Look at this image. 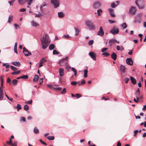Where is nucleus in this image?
<instances>
[{"instance_id":"f257e3e1","label":"nucleus","mask_w":146,"mask_h":146,"mask_svg":"<svg viewBox=\"0 0 146 146\" xmlns=\"http://www.w3.org/2000/svg\"><path fill=\"white\" fill-rule=\"evenodd\" d=\"M48 38V35L46 34L44 35L42 37L40 38L42 48L43 49H46L50 43V41L49 40Z\"/></svg>"},{"instance_id":"f03ea898","label":"nucleus","mask_w":146,"mask_h":146,"mask_svg":"<svg viewBox=\"0 0 146 146\" xmlns=\"http://www.w3.org/2000/svg\"><path fill=\"white\" fill-rule=\"evenodd\" d=\"M86 25L91 29H94L96 28L93 23L90 20L86 21L85 23Z\"/></svg>"},{"instance_id":"7ed1b4c3","label":"nucleus","mask_w":146,"mask_h":146,"mask_svg":"<svg viewBox=\"0 0 146 146\" xmlns=\"http://www.w3.org/2000/svg\"><path fill=\"white\" fill-rule=\"evenodd\" d=\"M142 18V16L141 13H140L138 14L135 18V19L134 23H141Z\"/></svg>"},{"instance_id":"20e7f679","label":"nucleus","mask_w":146,"mask_h":146,"mask_svg":"<svg viewBox=\"0 0 146 146\" xmlns=\"http://www.w3.org/2000/svg\"><path fill=\"white\" fill-rule=\"evenodd\" d=\"M68 57H66L65 58H63L59 61V64L61 66H65L68 63Z\"/></svg>"},{"instance_id":"39448f33","label":"nucleus","mask_w":146,"mask_h":146,"mask_svg":"<svg viewBox=\"0 0 146 146\" xmlns=\"http://www.w3.org/2000/svg\"><path fill=\"white\" fill-rule=\"evenodd\" d=\"M135 3L139 9H143L144 8V6L143 4V0H137Z\"/></svg>"},{"instance_id":"423d86ee","label":"nucleus","mask_w":146,"mask_h":146,"mask_svg":"<svg viewBox=\"0 0 146 146\" xmlns=\"http://www.w3.org/2000/svg\"><path fill=\"white\" fill-rule=\"evenodd\" d=\"M51 3L54 5L55 8L58 7L59 5V0H50Z\"/></svg>"},{"instance_id":"0eeeda50","label":"nucleus","mask_w":146,"mask_h":146,"mask_svg":"<svg viewBox=\"0 0 146 146\" xmlns=\"http://www.w3.org/2000/svg\"><path fill=\"white\" fill-rule=\"evenodd\" d=\"M119 32V29L115 26H114L110 31V32L113 35L117 34Z\"/></svg>"},{"instance_id":"6e6552de","label":"nucleus","mask_w":146,"mask_h":146,"mask_svg":"<svg viewBox=\"0 0 146 146\" xmlns=\"http://www.w3.org/2000/svg\"><path fill=\"white\" fill-rule=\"evenodd\" d=\"M23 52L25 56H29L32 54L31 53L29 52L25 47L23 48Z\"/></svg>"},{"instance_id":"1a4fd4ad","label":"nucleus","mask_w":146,"mask_h":146,"mask_svg":"<svg viewBox=\"0 0 146 146\" xmlns=\"http://www.w3.org/2000/svg\"><path fill=\"white\" fill-rule=\"evenodd\" d=\"M104 34V32L102 27H100V28L99 30L97 33V35L100 36H103Z\"/></svg>"},{"instance_id":"9d476101","label":"nucleus","mask_w":146,"mask_h":146,"mask_svg":"<svg viewBox=\"0 0 146 146\" xmlns=\"http://www.w3.org/2000/svg\"><path fill=\"white\" fill-rule=\"evenodd\" d=\"M136 10L135 7L132 6L129 10V13L132 15L135 14Z\"/></svg>"},{"instance_id":"9b49d317","label":"nucleus","mask_w":146,"mask_h":146,"mask_svg":"<svg viewBox=\"0 0 146 146\" xmlns=\"http://www.w3.org/2000/svg\"><path fill=\"white\" fill-rule=\"evenodd\" d=\"M119 43V41H117L116 39H112L111 40H110L109 41V45L110 46H112L113 43Z\"/></svg>"},{"instance_id":"f8f14e48","label":"nucleus","mask_w":146,"mask_h":146,"mask_svg":"<svg viewBox=\"0 0 146 146\" xmlns=\"http://www.w3.org/2000/svg\"><path fill=\"white\" fill-rule=\"evenodd\" d=\"M126 63L128 65L131 66L133 64V61L131 58H127L126 59Z\"/></svg>"},{"instance_id":"ddd939ff","label":"nucleus","mask_w":146,"mask_h":146,"mask_svg":"<svg viewBox=\"0 0 146 146\" xmlns=\"http://www.w3.org/2000/svg\"><path fill=\"white\" fill-rule=\"evenodd\" d=\"M89 55L94 60H96V54L95 53L93 52H89Z\"/></svg>"},{"instance_id":"4468645a","label":"nucleus","mask_w":146,"mask_h":146,"mask_svg":"<svg viewBox=\"0 0 146 146\" xmlns=\"http://www.w3.org/2000/svg\"><path fill=\"white\" fill-rule=\"evenodd\" d=\"M46 61V60L44 58H42L40 61L39 67H40L42 66L44 64L45 62Z\"/></svg>"},{"instance_id":"2eb2a0df","label":"nucleus","mask_w":146,"mask_h":146,"mask_svg":"<svg viewBox=\"0 0 146 146\" xmlns=\"http://www.w3.org/2000/svg\"><path fill=\"white\" fill-rule=\"evenodd\" d=\"M108 11L111 17H115V15L114 12V10L113 9L111 8L109 9Z\"/></svg>"},{"instance_id":"dca6fc26","label":"nucleus","mask_w":146,"mask_h":146,"mask_svg":"<svg viewBox=\"0 0 146 146\" xmlns=\"http://www.w3.org/2000/svg\"><path fill=\"white\" fill-rule=\"evenodd\" d=\"M101 6V4L99 2H96L93 5V7L94 9L99 8Z\"/></svg>"},{"instance_id":"f3484780","label":"nucleus","mask_w":146,"mask_h":146,"mask_svg":"<svg viewBox=\"0 0 146 146\" xmlns=\"http://www.w3.org/2000/svg\"><path fill=\"white\" fill-rule=\"evenodd\" d=\"M140 93L139 88H138L137 90L135 92V96L137 100H139V96L140 94Z\"/></svg>"},{"instance_id":"a211bd4d","label":"nucleus","mask_w":146,"mask_h":146,"mask_svg":"<svg viewBox=\"0 0 146 146\" xmlns=\"http://www.w3.org/2000/svg\"><path fill=\"white\" fill-rule=\"evenodd\" d=\"M11 64L14 65L18 67L20 66L21 65V63L19 62H11Z\"/></svg>"},{"instance_id":"6ab92c4d","label":"nucleus","mask_w":146,"mask_h":146,"mask_svg":"<svg viewBox=\"0 0 146 146\" xmlns=\"http://www.w3.org/2000/svg\"><path fill=\"white\" fill-rule=\"evenodd\" d=\"M130 78L132 83L133 84H136V79L131 76H130Z\"/></svg>"},{"instance_id":"aec40b11","label":"nucleus","mask_w":146,"mask_h":146,"mask_svg":"<svg viewBox=\"0 0 146 146\" xmlns=\"http://www.w3.org/2000/svg\"><path fill=\"white\" fill-rule=\"evenodd\" d=\"M60 76L61 77L63 76L64 75V70L63 68H60L59 70Z\"/></svg>"},{"instance_id":"412c9836","label":"nucleus","mask_w":146,"mask_h":146,"mask_svg":"<svg viewBox=\"0 0 146 146\" xmlns=\"http://www.w3.org/2000/svg\"><path fill=\"white\" fill-rule=\"evenodd\" d=\"M111 58L114 60H115L116 58H117V56L116 53H115L113 52L112 53L111 55Z\"/></svg>"},{"instance_id":"4be33fe9","label":"nucleus","mask_w":146,"mask_h":146,"mask_svg":"<svg viewBox=\"0 0 146 146\" xmlns=\"http://www.w3.org/2000/svg\"><path fill=\"white\" fill-rule=\"evenodd\" d=\"M121 70L123 73H125V71L126 68L124 66L121 65L120 67Z\"/></svg>"},{"instance_id":"5701e85b","label":"nucleus","mask_w":146,"mask_h":146,"mask_svg":"<svg viewBox=\"0 0 146 146\" xmlns=\"http://www.w3.org/2000/svg\"><path fill=\"white\" fill-rule=\"evenodd\" d=\"M58 17L59 18H62L64 16V14L62 12H59L58 13Z\"/></svg>"},{"instance_id":"b1692460","label":"nucleus","mask_w":146,"mask_h":146,"mask_svg":"<svg viewBox=\"0 0 146 146\" xmlns=\"http://www.w3.org/2000/svg\"><path fill=\"white\" fill-rule=\"evenodd\" d=\"M74 29L75 32V36H77L78 35L79 33L80 32L79 30L77 27L75 28Z\"/></svg>"},{"instance_id":"393cba45","label":"nucleus","mask_w":146,"mask_h":146,"mask_svg":"<svg viewBox=\"0 0 146 146\" xmlns=\"http://www.w3.org/2000/svg\"><path fill=\"white\" fill-rule=\"evenodd\" d=\"M31 25L33 26L34 27H36L37 26H38L39 25L37 24L36 22L34 21H31Z\"/></svg>"},{"instance_id":"a878e982","label":"nucleus","mask_w":146,"mask_h":146,"mask_svg":"<svg viewBox=\"0 0 146 146\" xmlns=\"http://www.w3.org/2000/svg\"><path fill=\"white\" fill-rule=\"evenodd\" d=\"M27 0H18L19 3L21 5H23L26 1Z\"/></svg>"},{"instance_id":"bb28decb","label":"nucleus","mask_w":146,"mask_h":146,"mask_svg":"<svg viewBox=\"0 0 146 146\" xmlns=\"http://www.w3.org/2000/svg\"><path fill=\"white\" fill-rule=\"evenodd\" d=\"M3 98V91L0 90V100H2Z\"/></svg>"},{"instance_id":"cd10ccee","label":"nucleus","mask_w":146,"mask_h":146,"mask_svg":"<svg viewBox=\"0 0 146 146\" xmlns=\"http://www.w3.org/2000/svg\"><path fill=\"white\" fill-rule=\"evenodd\" d=\"M55 47L54 45V44H50L49 46V49L50 50H52Z\"/></svg>"},{"instance_id":"c85d7f7f","label":"nucleus","mask_w":146,"mask_h":146,"mask_svg":"<svg viewBox=\"0 0 146 146\" xmlns=\"http://www.w3.org/2000/svg\"><path fill=\"white\" fill-rule=\"evenodd\" d=\"M116 49L117 50H122L123 49L122 46L121 47L119 45H117L116 46Z\"/></svg>"},{"instance_id":"c756f323","label":"nucleus","mask_w":146,"mask_h":146,"mask_svg":"<svg viewBox=\"0 0 146 146\" xmlns=\"http://www.w3.org/2000/svg\"><path fill=\"white\" fill-rule=\"evenodd\" d=\"M39 77L38 75H35V77L33 79V81L34 82H35L36 81H37L38 80V79H39Z\"/></svg>"},{"instance_id":"7c9ffc66","label":"nucleus","mask_w":146,"mask_h":146,"mask_svg":"<svg viewBox=\"0 0 146 146\" xmlns=\"http://www.w3.org/2000/svg\"><path fill=\"white\" fill-rule=\"evenodd\" d=\"M12 83L14 85L16 86L17 84V80L16 79H14L12 81Z\"/></svg>"},{"instance_id":"2f4dec72","label":"nucleus","mask_w":146,"mask_h":146,"mask_svg":"<svg viewBox=\"0 0 146 146\" xmlns=\"http://www.w3.org/2000/svg\"><path fill=\"white\" fill-rule=\"evenodd\" d=\"M71 70L74 73V76H76L77 75V71H76V69L74 67H72L71 68Z\"/></svg>"},{"instance_id":"473e14b6","label":"nucleus","mask_w":146,"mask_h":146,"mask_svg":"<svg viewBox=\"0 0 146 146\" xmlns=\"http://www.w3.org/2000/svg\"><path fill=\"white\" fill-rule=\"evenodd\" d=\"M3 77H4V76H1L0 77L1 85L2 86H3V84L4 82V79L3 78Z\"/></svg>"},{"instance_id":"72a5a7b5","label":"nucleus","mask_w":146,"mask_h":146,"mask_svg":"<svg viewBox=\"0 0 146 146\" xmlns=\"http://www.w3.org/2000/svg\"><path fill=\"white\" fill-rule=\"evenodd\" d=\"M21 72L20 70H18L16 72H14L11 73L12 75H17L19 74Z\"/></svg>"},{"instance_id":"f704fd0d","label":"nucleus","mask_w":146,"mask_h":146,"mask_svg":"<svg viewBox=\"0 0 146 146\" xmlns=\"http://www.w3.org/2000/svg\"><path fill=\"white\" fill-rule=\"evenodd\" d=\"M13 19L12 15H10L9 17L8 22L9 23H11V21H12Z\"/></svg>"},{"instance_id":"c9c22d12","label":"nucleus","mask_w":146,"mask_h":146,"mask_svg":"<svg viewBox=\"0 0 146 146\" xmlns=\"http://www.w3.org/2000/svg\"><path fill=\"white\" fill-rule=\"evenodd\" d=\"M34 132L35 134H38L39 133V131L38 129L35 127L34 129Z\"/></svg>"},{"instance_id":"e433bc0d","label":"nucleus","mask_w":146,"mask_h":146,"mask_svg":"<svg viewBox=\"0 0 146 146\" xmlns=\"http://www.w3.org/2000/svg\"><path fill=\"white\" fill-rule=\"evenodd\" d=\"M47 138L50 140H52L54 139V137L53 136H49L47 137Z\"/></svg>"},{"instance_id":"4c0bfd02","label":"nucleus","mask_w":146,"mask_h":146,"mask_svg":"<svg viewBox=\"0 0 146 146\" xmlns=\"http://www.w3.org/2000/svg\"><path fill=\"white\" fill-rule=\"evenodd\" d=\"M102 55H104L106 57H108L110 56V54L108 52H105L103 53Z\"/></svg>"},{"instance_id":"58836bf2","label":"nucleus","mask_w":146,"mask_h":146,"mask_svg":"<svg viewBox=\"0 0 146 146\" xmlns=\"http://www.w3.org/2000/svg\"><path fill=\"white\" fill-rule=\"evenodd\" d=\"M3 66H5L6 69L9 68L10 66V65L8 63H5L3 64Z\"/></svg>"},{"instance_id":"ea45409f","label":"nucleus","mask_w":146,"mask_h":146,"mask_svg":"<svg viewBox=\"0 0 146 146\" xmlns=\"http://www.w3.org/2000/svg\"><path fill=\"white\" fill-rule=\"evenodd\" d=\"M88 71L87 69H86L84 70V78H86L87 76V73Z\"/></svg>"},{"instance_id":"a19ab883","label":"nucleus","mask_w":146,"mask_h":146,"mask_svg":"<svg viewBox=\"0 0 146 146\" xmlns=\"http://www.w3.org/2000/svg\"><path fill=\"white\" fill-rule=\"evenodd\" d=\"M122 29H124L127 27V25L125 23H124L121 25Z\"/></svg>"},{"instance_id":"79ce46f5","label":"nucleus","mask_w":146,"mask_h":146,"mask_svg":"<svg viewBox=\"0 0 146 146\" xmlns=\"http://www.w3.org/2000/svg\"><path fill=\"white\" fill-rule=\"evenodd\" d=\"M9 145H11L12 143V141L11 138H9V141H7L6 142Z\"/></svg>"},{"instance_id":"37998d69","label":"nucleus","mask_w":146,"mask_h":146,"mask_svg":"<svg viewBox=\"0 0 146 146\" xmlns=\"http://www.w3.org/2000/svg\"><path fill=\"white\" fill-rule=\"evenodd\" d=\"M24 109L25 111H27L29 109V107L27 105H25L24 106Z\"/></svg>"},{"instance_id":"c03bdc74","label":"nucleus","mask_w":146,"mask_h":146,"mask_svg":"<svg viewBox=\"0 0 146 146\" xmlns=\"http://www.w3.org/2000/svg\"><path fill=\"white\" fill-rule=\"evenodd\" d=\"M16 108L17 109V111H19V110L21 109V105L19 104H17Z\"/></svg>"},{"instance_id":"a18cd8bd","label":"nucleus","mask_w":146,"mask_h":146,"mask_svg":"<svg viewBox=\"0 0 146 146\" xmlns=\"http://www.w3.org/2000/svg\"><path fill=\"white\" fill-rule=\"evenodd\" d=\"M29 76L27 75H23L21 76L22 79H27L28 78Z\"/></svg>"},{"instance_id":"49530a36","label":"nucleus","mask_w":146,"mask_h":146,"mask_svg":"<svg viewBox=\"0 0 146 146\" xmlns=\"http://www.w3.org/2000/svg\"><path fill=\"white\" fill-rule=\"evenodd\" d=\"M33 0H27L26 1L28 5H30L32 3Z\"/></svg>"},{"instance_id":"de8ad7c7","label":"nucleus","mask_w":146,"mask_h":146,"mask_svg":"<svg viewBox=\"0 0 146 146\" xmlns=\"http://www.w3.org/2000/svg\"><path fill=\"white\" fill-rule=\"evenodd\" d=\"M102 12V10L101 9H99L98 10L97 12L98 15V16H100L101 15L100 13Z\"/></svg>"},{"instance_id":"09e8293b","label":"nucleus","mask_w":146,"mask_h":146,"mask_svg":"<svg viewBox=\"0 0 146 146\" xmlns=\"http://www.w3.org/2000/svg\"><path fill=\"white\" fill-rule=\"evenodd\" d=\"M94 43V40H91L89 41L88 42V44L90 46L92 45Z\"/></svg>"},{"instance_id":"8fccbe9b","label":"nucleus","mask_w":146,"mask_h":146,"mask_svg":"<svg viewBox=\"0 0 146 146\" xmlns=\"http://www.w3.org/2000/svg\"><path fill=\"white\" fill-rule=\"evenodd\" d=\"M59 52L57 51V50H53V54H59Z\"/></svg>"},{"instance_id":"3c124183","label":"nucleus","mask_w":146,"mask_h":146,"mask_svg":"<svg viewBox=\"0 0 146 146\" xmlns=\"http://www.w3.org/2000/svg\"><path fill=\"white\" fill-rule=\"evenodd\" d=\"M66 92V89L65 88H63L62 91L61 92V94H65Z\"/></svg>"},{"instance_id":"603ef678","label":"nucleus","mask_w":146,"mask_h":146,"mask_svg":"<svg viewBox=\"0 0 146 146\" xmlns=\"http://www.w3.org/2000/svg\"><path fill=\"white\" fill-rule=\"evenodd\" d=\"M33 101L32 100H31L29 101H26L25 102V103L26 104H32Z\"/></svg>"},{"instance_id":"864d4df0","label":"nucleus","mask_w":146,"mask_h":146,"mask_svg":"<svg viewBox=\"0 0 146 146\" xmlns=\"http://www.w3.org/2000/svg\"><path fill=\"white\" fill-rule=\"evenodd\" d=\"M7 82L9 84H11V80L9 77H8L7 78Z\"/></svg>"},{"instance_id":"5fc2aeb1","label":"nucleus","mask_w":146,"mask_h":146,"mask_svg":"<svg viewBox=\"0 0 146 146\" xmlns=\"http://www.w3.org/2000/svg\"><path fill=\"white\" fill-rule=\"evenodd\" d=\"M11 70H17V68L13 66H11Z\"/></svg>"},{"instance_id":"6e6d98bb","label":"nucleus","mask_w":146,"mask_h":146,"mask_svg":"<svg viewBox=\"0 0 146 146\" xmlns=\"http://www.w3.org/2000/svg\"><path fill=\"white\" fill-rule=\"evenodd\" d=\"M15 1V0H12L9 1L8 3L11 6L13 5Z\"/></svg>"},{"instance_id":"4d7b16f0","label":"nucleus","mask_w":146,"mask_h":146,"mask_svg":"<svg viewBox=\"0 0 146 146\" xmlns=\"http://www.w3.org/2000/svg\"><path fill=\"white\" fill-rule=\"evenodd\" d=\"M63 37L64 38H70L71 37L70 36L68 35H64L63 36Z\"/></svg>"},{"instance_id":"13d9d810","label":"nucleus","mask_w":146,"mask_h":146,"mask_svg":"<svg viewBox=\"0 0 146 146\" xmlns=\"http://www.w3.org/2000/svg\"><path fill=\"white\" fill-rule=\"evenodd\" d=\"M46 5V3L45 2L42 3V5H40V9L41 10L43 7L45 6Z\"/></svg>"},{"instance_id":"bf43d9fd","label":"nucleus","mask_w":146,"mask_h":146,"mask_svg":"<svg viewBox=\"0 0 146 146\" xmlns=\"http://www.w3.org/2000/svg\"><path fill=\"white\" fill-rule=\"evenodd\" d=\"M77 82L75 81H72L71 83V84L72 85L75 86L77 84Z\"/></svg>"},{"instance_id":"052dcab7","label":"nucleus","mask_w":146,"mask_h":146,"mask_svg":"<svg viewBox=\"0 0 146 146\" xmlns=\"http://www.w3.org/2000/svg\"><path fill=\"white\" fill-rule=\"evenodd\" d=\"M107 50H108L107 48H104L103 49H102L101 51L102 52H103V53H104V52L107 51Z\"/></svg>"},{"instance_id":"680f3d73","label":"nucleus","mask_w":146,"mask_h":146,"mask_svg":"<svg viewBox=\"0 0 146 146\" xmlns=\"http://www.w3.org/2000/svg\"><path fill=\"white\" fill-rule=\"evenodd\" d=\"M117 5H115V4L114 3H113L111 4V7L112 8H114Z\"/></svg>"},{"instance_id":"e2e57ef3","label":"nucleus","mask_w":146,"mask_h":146,"mask_svg":"<svg viewBox=\"0 0 146 146\" xmlns=\"http://www.w3.org/2000/svg\"><path fill=\"white\" fill-rule=\"evenodd\" d=\"M42 16V14L40 13H39L38 14H36L35 16L36 17H39Z\"/></svg>"},{"instance_id":"0e129e2a","label":"nucleus","mask_w":146,"mask_h":146,"mask_svg":"<svg viewBox=\"0 0 146 146\" xmlns=\"http://www.w3.org/2000/svg\"><path fill=\"white\" fill-rule=\"evenodd\" d=\"M108 21L109 22V23L111 24H112L115 22V21L114 20H112L110 19H109L108 20Z\"/></svg>"},{"instance_id":"69168bd1","label":"nucleus","mask_w":146,"mask_h":146,"mask_svg":"<svg viewBox=\"0 0 146 146\" xmlns=\"http://www.w3.org/2000/svg\"><path fill=\"white\" fill-rule=\"evenodd\" d=\"M39 141L41 143H42L43 144L45 145H47V144L45 143V142H44L43 141H42V139H40L39 140Z\"/></svg>"},{"instance_id":"338daca9","label":"nucleus","mask_w":146,"mask_h":146,"mask_svg":"<svg viewBox=\"0 0 146 146\" xmlns=\"http://www.w3.org/2000/svg\"><path fill=\"white\" fill-rule=\"evenodd\" d=\"M55 89L56 91H60L62 90V88L60 87H59L55 88Z\"/></svg>"},{"instance_id":"774afa93","label":"nucleus","mask_w":146,"mask_h":146,"mask_svg":"<svg viewBox=\"0 0 146 146\" xmlns=\"http://www.w3.org/2000/svg\"><path fill=\"white\" fill-rule=\"evenodd\" d=\"M17 142L15 141L13 144H12L11 146H17Z\"/></svg>"}]
</instances>
